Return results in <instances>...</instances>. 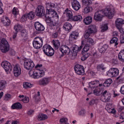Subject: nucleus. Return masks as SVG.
Instances as JSON below:
<instances>
[{"label": "nucleus", "instance_id": "c03bdc74", "mask_svg": "<svg viewBox=\"0 0 124 124\" xmlns=\"http://www.w3.org/2000/svg\"><path fill=\"white\" fill-rule=\"evenodd\" d=\"M101 32H104V31H106L107 30H108V26L107 24H102L101 25Z\"/></svg>", "mask_w": 124, "mask_h": 124}, {"label": "nucleus", "instance_id": "8fccbe9b", "mask_svg": "<svg viewBox=\"0 0 124 124\" xmlns=\"http://www.w3.org/2000/svg\"><path fill=\"white\" fill-rule=\"evenodd\" d=\"M31 87H32V84H31V83L25 82L23 83V88H24V89H28V88H31Z\"/></svg>", "mask_w": 124, "mask_h": 124}, {"label": "nucleus", "instance_id": "473e14b6", "mask_svg": "<svg viewBox=\"0 0 124 124\" xmlns=\"http://www.w3.org/2000/svg\"><path fill=\"white\" fill-rule=\"evenodd\" d=\"M83 18L82 17V16L76 15L73 16L71 21H74V22H80L81 20H82Z\"/></svg>", "mask_w": 124, "mask_h": 124}, {"label": "nucleus", "instance_id": "ea45409f", "mask_svg": "<svg viewBox=\"0 0 124 124\" xmlns=\"http://www.w3.org/2000/svg\"><path fill=\"white\" fill-rule=\"evenodd\" d=\"M110 43L111 44H113L114 43V47H116L117 45H119V43H118V38L116 37H113L110 41Z\"/></svg>", "mask_w": 124, "mask_h": 124}, {"label": "nucleus", "instance_id": "b1692460", "mask_svg": "<svg viewBox=\"0 0 124 124\" xmlns=\"http://www.w3.org/2000/svg\"><path fill=\"white\" fill-rule=\"evenodd\" d=\"M103 95L104 97L103 99V102H108V101H110V99L111 98V93L108 92L107 90L104 92Z\"/></svg>", "mask_w": 124, "mask_h": 124}, {"label": "nucleus", "instance_id": "423d86ee", "mask_svg": "<svg viewBox=\"0 0 124 124\" xmlns=\"http://www.w3.org/2000/svg\"><path fill=\"white\" fill-rule=\"evenodd\" d=\"M99 84V81L98 80H95L89 83V88L92 90H94L93 93H94L95 95H99V93H100V91L96 90V88H97V86Z\"/></svg>", "mask_w": 124, "mask_h": 124}, {"label": "nucleus", "instance_id": "0eeeda50", "mask_svg": "<svg viewBox=\"0 0 124 124\" xmlns=\"http://www.w3.org/2000/svg\"><path fill=\"white\" fill-rule=\"evenodd\" d=\"M33 46L35 49H40L43 45V40L42 38L36 37L34 39L32 42Z\"/></svg>", "mask_w": 124, "mask_h": 124}, {"label": "nucleus", "instance_id": "69168bd1", "mask_svg": "<svg viewBox=\"0 0 124 124\" xmlns=\"http://www.w3.org/2000/svg\"><path fill=\"white\" fill-rule=\"evenodd\" d=\"M120 42L122 44L124 43V34L120 39Z\"/></svg>", "mask_w": 124, "mask_h": 124}, {"label": "nucleus", "instance_id": "13d9d810", "mask_svg": "<svg viewBox=\"0 0 124 124\" xmlns=\"http://www.w3.org/2000/svg\"><path fill=\"white\" fill-rule=\"evenodd\" d=\"M86 110H85V109H82L79 112V115H80V116H84Z\"/></svg>", "mask_w": 124, "mask_h": 124}, {"label": "nucleus", "instance_id": "6e6d98bb", "mask_svg": "<svg viewBox=\"0 0 124 124\" xmlns=\"http://www.w3.org/2000/svg\"><path fill=\"white\" fill-rule=\"evenodd\" d=\"M89 58V54L86 53L85 55H83V56L81 58V61H85Z\"/></svg>", "mask_w": 124, "mask_h": 124}, {"label": "nucleus", "instance_id": "6ab92c4d", "mask_svg": "<svg viewBox=\"0 0 124 124\" xmlns=\"http://www.w3.org/2000/svg\"><path fill=\"white\" fill-rule=\"evenodd\" d=\"M124 24V20L122 18H118L115 21V25L116 28L119 30L120 32H123V30H122V25Z\"/></svg>", "mask_w": 124, "mask_h": 124}, {"label": "nucleus", "instance_id": "cd10ccee", "mask_svg": "<svg viewBox=\"0 0 124 124\" xmlns=\"http://www.w3.org/2000/svg\"><path fill=\"white\" fill-rule=\"evenodd\" d=\"M83 22L85 25H90L93 22V17L92 16H87L83 19Z\"/></svg>", "mask_w": 124, "mask_h": 124}, {"label": "nucleus", "instance_id": "7ed1b4c3", "mask_svg": "<svg viewBox=\"0 0 124 124\" xmlns=\"http://www.w3.org/2000/svg\"><path fill=\"white\" fill-rule=\"evenodd\" d=\"M45 17L48 19H50L51 18H54V19L55 18L57 21H59V15H58V13L54 10L51 9H46Z\"/></svg>", "mask_w": 124, "mask_h": 124}, {"label": "nucleus", "instance_id": "5fc2aeb1", "mask_svg": "<svg viewBox=\"0 0 124 124\" xmlns=\"http://www.w3.org/2000/svg\"><path fill=\"white\" fill-rule=\"evenodd\" d=\"M28 20V16L27 14L23 15L20 19L21 22H26Z\"/></svg>", "mask_w": 124, "mask_h": 124}, {"label": "nucleus", "instance_id": "a878e982", "mask_svg": "<svg viewBox=\"0 0 124 124\" xmlns=\"http://www.w3.org/2000/svg\"><path fill=\"white\" fill-rule=\"evenodd\" d=\"M87 31L92 34V33H95L97 31V28L94 25H91L88 27Z\"/></svg>", "mask_w": 124, "mask_h": 124}, {"label": "nucleus", "instance_id": "5701e85b", "mask_svg": "<svg viewBox=\"0 0 124 124\" xmlns=\"http://www.w3.org/2000/svg\"><path fill=\"white\" fill-rule=\"evenodd\" d=\"M34 28L37 31H43L45 30V28L43 25L41 24L39 22L34 23Z\"/></svg>", "mask_w": 124, "mask_h": 124}, {"label": "nucleus", "instance_id": "9b49d317", "mask_svg": "<svg viewBox=\"0 0 124 124\" xmlns=\"http://www.w3.org/2000/svg\"><path fill=\"white\" fill-rule=\"evenodd\" d=\"M36 16L38 17H42L44 16L45 17V9L44 7L42 5H39L37 7L35 10Z\"/></svg>", "mask_w": 124, "mask_h": 124}, {"label": "nucleus", "instance_id": "f03ea898", "mask_svg": "<svg viewBox=\"0 0 124 124\" xmlns=\"http://www.w3.org/2000/svg\"><path fill=\"white\" fill-rule=\"evenodd\" d=\"M101 11H103V15L107 16L109 19H111L112 17H113L115 14V9L112 5L108 6L105 9Z\"/></svg>", "mask_w": 124, "mask_h": 124}, {"label": "nucleus", "instance_id": "c756f323", "mask_svg": "<svg viewBox=\"0 0 124 124\" xmlns=\"http://www.w3.org/2000/svg\"><path fill=\"white\" fill-rule=\"evenodd\" d=\"M18 100H19V101H23L24 103H28V102H29L30 100L28 97H24V95H20L18 96Z\"/></svg>", "mask_w": 124, "mask_h": 124}, {"label": "nucleus", "instance_id": "e2e57ef3", "mask_svg": "<svg viewBox=\"0 0 124 124\" xmlns=\"http://www.w3.org/2000/svg\"><path fill=\"white\" fill-rule=\"evenodd\" d=\"M120 119L121 120H124V112H123L121 113L120 116Z\"/></svg>", "mask_w": 124, "mask_h": 124}, {"label": "nucleus", "instance_id": "4c0bfd02", "mask_svg": "<svg viewBox=\"0 0 124 124\" xmlns=\"http://www.w3.org/2000/svg\"><path fill=\"white\" fill-rule=\"evenodd\" d=\"M48 119V116L46 114L43 113L39 114L38 120V121H45Z\"/></svg>", "mask_w": 124, "mask_h": 124}, {"label": "nucleus", "instance_id": "e433bc0d", "mask_svg": "<svg viewBox=\"0 0 124 124\" xmlns=\"http://www.w3.org/2000/svg\"><path fill=\"white\" fill-rule=\"evenodd\" d=\"M52 43L55 49H59V48H60V46H61V43L60 42V41L58 40H53Z\"/></svg>", "mask_w": 124, "mask_h": 124}, {"label": "nucleus", "instance_id": "20e7f679", "mask_svg": "<svg viewBox=\"0 0 124 124\" xmlns=\"http://www.w3.org/2000/svg\"><path fill=\"white\" fill-rule=\"evenodd\" d=\"M42 49L44 54H45L46 56H47V57H52L54 56V54H55L54 48L49 45H45L43 46Z\"/></svg>", "mask_w": 124, "mask_h": 124}, {"label": "nucleus", "instance_id": "3c124183", "mask_svg": "<svg viewBox=\"0 0 124 124\" xmlns=\"http://www.w3.org/2000/svg\"><path fill=\"white\" fill-rule=\"evenodd\" d=\"M12 13L14 15H15V16H16V15H18L19 14V10H18V8L14 7L13 9Z\"/></svg>", "mask_w": 124, "mask_h": 124}, {"label": "nucleus", "instance_id": "1a4fd4ad", "mask_svg": "<svg viewBox=\"0 0 124 124\" xmlns=\"http://www.w3.org/2000/svg\"><path fill=\"white\" fill-rule=\"evenodd\" d=\"M119 69L117 68H111L108 72H107V75L109 77L113 78V77H117L119 75Z\"/></svg>", "mask_w": 124, "mask_h": 124}, {"label": "nucleus", "instance_id": "774afa93", "mask_svg": "<svg viewBox=\"0 0 124 124\" xmlns=\"http://www.w3.org/2000/svg\"><path fill=\"white\" fill-rule=\"evenodd\" d=\"M112 92H113V94H114V96H113V97H116V96H119V94L116 93V92H115V91L113 90V91H112Z\"/></svg>", "mask_w": 124, "mask_h": 124}, {"label": "nucleus", "instance_id": "aec40b11", "mask_svg": "<svg viewBox=\"0 0 124 124\" xmlns=\"http://www.w3.org/2000/svg\"><path fill=\"white\" fill-rule=\"evenodd\" d=\"M79 36V32L77 31H72L70 34L69 40V41H74L78 38Z\"/></svg>", "mask_w": 124, "mask_h": 124}, {"label": "nucleus", "instance_id": "a18cd8bd", "mask_svg": "<svg viewBox=\"0 0 124 124\" xmlns=\"http://www.w3.org/2000/svg\"><path fill=\"white\" fill-rule=\"evenodd\" d=\"M83 5H85V6H88V5H91L92 4V0H82Z\"/></svg>", "mask_w": 124, "mask_h": 124}, {"label": "nucleus", "instance_id": "bb28decb", "mask_svg": "<svg viewBox=\"0 0 124 124\" xmlns=\"http://www.w3.org/2000/svg\"><path fill=\"white\" fill-rule=\"evenodd\" d=\"M107 48H108V46L107 45L105 44L102 45V44H100L99 46V51L100 53H105L107 50Z\"/></svg>", "mask_w": 124, "mask_h": 124}, {"label": "nucleus", "instance_id": "a211bd4d", "mask_svg": "<svg viewBox=\"0 0 124 124\" xmlns=\"http://www.w3.org/2000/svg\"><path fill=\"white\" fill-rule=\"evenodd\" d=\"M50 82V78H43L40 79L38 81V84L40 86H47L48 84Z\"/></svg>", "mask_w": 124, "mask_h": 124}, {"label": "nucleus", "instance_id": "49530a36", "mask_svg": "<svg viewBox=\"0 0 124 124\" xmlns=\"http://www.w3.org/2000/svg\"><path fill=\"white\" fill-rule=\"evenodd\" d=\"M6 82L4 80H0V91H2L5 88Z\"/></svg>", "mask_w": 124, "mask_h": 124}, {"label": "nucleus", "instance_id": "79ce46f5", "mask_svg": "<svg viewBox=\"0 0 124 124\" xmlns=\"http://www.w3.org/2000/svg\"><path fill=\"white\" fill-rule=\"evenodd\" d=\"M27 16V18L30 20H32L34 18V16H35V14L33 12H31L29 14H26Z\"/></svg>", "mask_w": 124, "mask_h": 124}, {"label": "nucleus", "instance_id": "c9c22d12", "mask_svg": "<svg viewBox=\"0 0 124 124\" xmlns=\"http://www.w3.org/2000/svg\"><path fill=\"white\" fill-rule=\"evenodd\" d=\"M65 11L66 12V15L67 17H68L70 20H72V18H73V14H72V11L70 10H68V9H67Z\"/></svg>", "mask_w": 124, "mask_h": 124}, {"label": "nucleus", "instance_id": "39448f33", "mask_svg": "<svg viewBox=\"0 0 124 124\" xmlns=\"http://www.w3.org/2000/svg\"><path fill=\"white\" fill-rule=\"evenodd\" d=\"M29 75L34 79H39L45 75V72L43 70H38L34 72L31 70L29 72Z\"/></svg>", "mask_w": 124, "mask_h": 124}, {"label": "nucleus", "instance_id": "c85d7f7f", "mask_svg": "<svg viewBox=\"0 0 124 124\" xmlns=\"http://www.w3.org/2000/svg\"><path fill=\"white\" fill-rule=\"evenodd\" d=\"M63 28L66 31H70L72 29V25H71V24L67 22L64 24Z\"/></svg>", "mask_w": 124, "mask_h": 124}, {"label": "nucleus", "instance_id": "2f4dec72", "mask_svg": "<svg viewBox=\"0 0 124 124\" xmlns=\"http://www.w3.org/2000/svg\"><path fill=\"white\" fill-rule=\"evenodd\" d=\"M112 83H113V80L112 79L108 78L105 80V82H104L103 86L104 87L107 88V87H110Z\"/></svg>", "mask_w": 124, "mask_h": 124}, {"label": "nucleus", "instance_id": "f3484780", "mask_svg": "<svg viewBox=\"0 0 124 124\" xmlns=\"http://www.w3.org/2000/svg\"><path fill=\"white\" fill-rule=\"evenodd\" d=\"M71 4L73 9L76 11H78L81 8V4H80V2L77 0H73Z\"/></svg>", "mask_w": 124, "mask_h": 124}, {"label": "nucleus", "instance_id": "7c9ffc66", "mask_svg": "<svg viewBox=\"0 0 124 124\" xmlns=\"http://www.w3.org/2000/svg\"><path fill=\"white\" fill-rule=\"evenodd\" d=\"M14 30L16 31V32L21 31L23 30H24V26L20 24H17L15 25L14 26Z\"/></svg>", "mask_w": 124, "mask_h": 124}, {"label": "nucleus", "instance_id": "09e8293b", "mask_svg": "<svg viewBox=\"0 0 124 124\" xmlns=\"http://www.w3.org/2000/svg\"><path fill=\"white\" fill-rule=\"evenodd\" d=\"M97 69L98 70H105L106 69V67L103 64H100L97 65Z\"/></svg>", "mask_w": 124, "mask_h": 124}, {"label": "nucleus", "instance_id": "f257e3e1", "mask_svg": "<svg viewBox=\"0 0 124 124\" xmlns=\"http://www.w3.org/2000/svg\"><path fill=\"white\" fill-rule=\"evenodd\" d=\"M0 50L2 52V53H7L8 51H9V49L10 48V46H9V43L7 40H6L5 38H0Z\"/></svg>", "mask_w": 124, "mask_h": 124}, {"label": "nucleus", "instance_id": "393cba45", "mask_svg": "<svg viewBox=\"0 0 124 124\" xmlns=\"http://www.w3.org/2000/svg\"><path fill=\"white\" fill-rule=\"evenodd\" d=\"M83 46H80L79 47L78 46L75 45L73 46L72 51H71L72 54L73 56H77V53L81 51Z\"/></svg>", "mask_w": 124, "mask_h": 124}, {"label": "nucleus", "instance_id": "f8f14e48", "mask_svg": "<svg viewBox=\"0 0 124 124\" xmlns=\"http://www.w3.org/2000/svg\"><path fill=\"white\" fill-rule=\"evenodd\" d=\"M92 34L90 33V32L87 30L85 31V33L84 34V37L85 39L82 41H85V42H90V44L91 45H94V41L92 38H90V35Z\"/></svg>", "mask_w": 124, "mask_h": 124}, {"label": "nucleus", "instance_id": "bf43d9fd", "mask_svg": "<svg viewBox=\"0 0 124 124\" xmlns=\"http://www.w3.org/2000/svg\"><path fill=\"white\" fill-rule=\"evenodd\" d=\"M1 6H2V3L1 2V1L0 0V15L3 13V10L2 9V8H1Z\"/></svg>", "mask_w": 124, "mask_h": 124}, {"label": "nucleus", "instance_id": "4d7b16f0", "mask_svg": "<svg viewBox=\"0 0 124 124\" xmlns=\"http://www.w3.org/2000/svg\"><path fill=\"white\" fill-rule=\"evenodd\" d=\"M68 119L66 118H63L60 119V122L61 124H64L67 122Z\"/></svg>", "mask_w": 124, "mask_h": 124}, {"label": "nucleus", "instance_id": "6e6552de", "mask_svg": "<svg viewBox=\"0 0 124 124\" xmlns=\"http://www.w3.org/2000/svg\"><path fill=\"white\" fill-rule=\"evenodd\" d=\"M46 23L47 27L50 30H55V28L57 29V27L59 25V20L57 19H56V20L55 19L51 20V19L46 20Z\"/></svg>", "mask_w": 124, "mask_h": 124}, {"label": "nucleus", "instance_id": "9d476101", "mask_svg": "<svg viewBox=\"0 0 124 124\" xmlns=\"http://www.w3.org/2000/svg\"><path fill=\"white\" fill-rule=\"evenodd\" d=\"M74 69L78 75H84L85 74V68L82 65L78 64L76 65L74 67Z\"/></svg>", "mask_w": 124, "mask_h": 124}, {"label": "nucleus", "instance_id": "412c9836", "mask_svg": "<svg viewBox=\"0 0 124 124\" xmlns=\"http://www.w3.org/2000/svg\"><path fill=\"white\" fill-rule=\"evenodd\" d=\"M13 73L16 77H18L21 74V67L18 64H16L14 67Z\"/></svg>", "mask_w": 124, "mask_h": 124}, {"label": "nucleus", "instance_id": "680f3d73", "mask_svg": "<svg viewBox=\"0 0 124 124\" xmlns=\"http://www.w3.org/2000/svg\"><path fill=\"white\" fill-rule=\"evenodd\" d=\"M5 99H9L11 98V95L10 94H6L5 96Z\"/></svg>", "mask_w": 124, "mask_h": 124}, {"label": "nucleus", "instance_id": "37998d69", "mask_svg": "<svg viewBox=\"0 0 124 124\" xmlns=\"http://www.w3.org/2000/svg\"><path fill=\"white\" fill-rule=\"evenodd\" d=\"M21 31V36L23 38H26L28 37V31L27 30H25L24 28Z\"/></svg>", "mask_w": 124, "mask_h": 124}, {"label": "nucleus", "instance_id": "2eb2a0df", "mask_svg": "<svg viewBox=\"0 0 124 124\" xmlns=\"http://www.w3.org/2000/svg\"><path fill=\"white\" fill-rule=\"evenodd\" d=\"M93 45L90 44V42H86V41H81V46H84L83 48L82 53H87L88 51L90 50V48H91V46Z\"/></svg>", "mask_w": 124, "mask_h": 124}, {"label": "nucleus", "instance_id": "f704fd0d", "mask_svg": "<svg viewBox=\"0 0 124 124\" xmlns=\"http://www.w3.org/2000/svg\"><path fill=\"white\" fill-rule=\"evenodd\" d=\"M2 23H3L4 26H10L11 24V21L9 20V18L7 16H5V19L2 20Z\"/></svg>", "mask_w": 124, "mask_h": 124}, {"label": "nucleus", "instance_id": "dca6fc26", "mask_svg": "<svg viewBox=\"0 0 124 124\" xmlns=\"http://www.w3.org/2000/svg\"><path fill=\"white\" fill-rule=\"evenodd\" d=\"M102 18H103V11L100 10L95 13L94 20H95V21H101Z\"/></svg>", "mask_w": 124, "mask_h": 124}, {"label": "nucleus", "instance_id": "72a5a7b5", "mask_svg": "<svg viewBox=\"0 0 124 124\" xmlns=\"http://www.w3.org/2000/svg\"><path fill=\"white\" fill-rule=\"evenodd\" d=\"M12 109H17V110L22 109V105L20 103H15L12 106Z\"/></svg>", "mask_w": 124, "mask_h": 124}, {"label": "nucleus", "instance_id": "4468645a", "mask_svg": "<svg viewBox=\"0 0 124 124\" xmlns=\"http://www.w3.org/2000/svg\"><path fill=\"white\" fill-rule=\"evenodd\" d=\"M59 50L63 55L70 54V48L66 45H62L59 48Z\"/></svg>", "mask_w": 124, "mask_h": 124}, {"label": "nucleus", "instance_id": "338daca9", "mask_svg": "<svg viewBox=\"0 0 124 124\" xmlns=\"http://www.w3.org/2000/svg\"><path fill=\"white\" fill-rule=\"evenodd\" d=\"M17 33H18V32H16V31L14 33V35L13 36V39H15V38H16L17 36Z\"/></svg>", "mask_w": 124, "mask_h": 124}, {"label": "nucleus", "instance_id": "0e129e2a", "mask_svg": "<svg viewBox=\"0 0 124 124\" xmlns=\"http://www.w3.org/2000/svg\"><path fill=\"white\" fill-rule=\"evenodd\" d=\"M34 112V111L32 110H30L28 111V115L31 116V115H32V114H33Z\"/></svg>", "mask_w": 124, "mask_h": 124}, {"label": "nucleus", "instance_id": "de8ad7c7", "mask_svg": "<svg viewBox=\"0 0 124 124\" xmlns=\"http://www.w3.org/2000/svg\"><path fill=\"white\" fill-rule=\"evenodd\" d=\"M93 11V8L92 7L87 6L84 9V13L85 14L89 13Z\"/></svg>", "mask_w": 124, "mask_h": 124}, {"label": "nucleus", "instance_id": "a19ab883", "mask_svg": "<svg viewBox=\"0 0 124 124\" xmlns=\"http://www.w3.org/2000/svg\"><path fill=\"white\" fill-rule=\"evenodd\" d=\"M60 33H61V28H57V31L52 34L53 38H57Z\"/></svg>", "mask_w": 124, "mask_h": 124}, {"label": "nucleus", "instance_id": "052dcab7", "mask_svg": "<svg viewBox=\"0 0 124 124\" xmlns=\"http://www.w3.org/2000/svg\"><path fill=\"white\" fill-rule=\"evenodd\" d=\"M93 7L96 9H98V8H99V4L98 3H95L93 4Z\"/></svg>", "mask_w": 124, "mask_h": 124}, {"label": "nucleus", "instance_id": "58836bf2", "mask_svg": "<svg viewBox=\"0 0 124 124\" xmlns=\"http://www.w3.org/2000/svg\"><path fill=\"white\" fill-rule=\"evenodd\" d=\"M118 59L121 62H124V49L122 50L118 54Z\"/></svg>", "mask_w": 124, "mask_h": 124}, {"label": "nucleus", "instance_id": "864d4df0", "mask_svg": "<svg viewBox=\"0 0 124 124\" xmlns=\"http://www.w3.org/2000/svg\"><path fill=\"white\" fill-rule=\"evenodd\" d=\"M94 104H97V100L92 99L89 102V105H90V106H93V105H94Z\"/></svg>", "mask_w": 124, "mask_h": 124}, {"label": "nucleus", "instance_id": "ddd939ff", "mask_svg": "<svg viewBox=\"0 0 124 124\" xmlns=\"http://www.w3.org/2000/svg\"><path fill=\"white\" fill-rule=\"evenodd\" d=\"M24 68L27 70H30L34 67V63L33 61L31 59H27L24 62Z\"/></svg>", "mask_w": 124, "mask_h": 124}, {"label": "nucleus", "instance_id": "4be33fe9", "mask_svg": "<svg viewBox=\"0 0 124 124\" xmlns=\"http://www.w3.org/2000/svg\"><path fill=\"white\" fill-rule=\"evenodd\" d=\"M1 66L4 68L5 71L11 70V64L8 61H4L1 64Z\"/></svg>", "mask_w": 124, "mask_h": 124}, {"label": "nucleus", "instance_id": "603ef678", "mask_svg": "<svg viewBox=\"0 0 124 124\" xmlns=\"http://www.w3.org/2000/svg\"><path fill=\"white\" fill-rule=\"evenodd\" d=\"M47 7H51V8H55V7H56L57 5L54 3L52 2H48L46 4Z\"/></svg>", "mask_w": 124, "mask_h": 124}]
</instances>
